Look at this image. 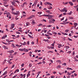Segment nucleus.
Instances as JSON below:
<instances>
[{
	"label": "nucleus",
	"mask_w": 78,
	"mask_h": 78,
	"mask_svg": "<svg viewBox=\"0 0 78 78\" xmlns=\"http://www.w3.org/2000/svg\"><path fill=\"white\" fill-rule=\"evenodd\" d=\"M60 11H61V12H67V10L66 9V8L65 7L63 9L60 10Z\"/></svg>",
	"instance_id": "1"
},
{
	"label": "nucleus",
	"mask_w": 78,
	"mask_h": 78,
	"mask_svg": "<svg viewBox=\"0 0 78 78\" xmlns=\"http://www.w3.org/2000/svg\"><path fill=\"white\" fill-rule=\"evenodd\" d=\"M43 16H44L45 17H51V15H47V14H44V15H42Z\"/></svg>",
	"instance_id": "2"
},
{
	"label": "nucleus",
	"mask_w": 78,
	"mask_h": 78,
	"mask_svg": "<svg viewBox=\"0 0 78 78\" xmlns=\"http://www.w3.org/2000/svg\"><path fill=\"white\" fill-rule=\"evenodd\" d=\"M43 41H44V42H47L48 43H50V41H49L48 39H43Z\"/></svg>",
	"instance_id": "3"
},
{
	"label": "nucleus",
	"mask_w": 78,
	"mask_h": 78,
	"mask_svg": "<svg viewBox=\"0 0 78 78\" xmlns=\"http://www.w3.org/2000/svg\"><path fill=\"white\" fill-rule=\"evenodd\" d=\"M34 16V15H31L27 19V20H28L29 19H32L33 18V17Z\"/></svg>",
	"instance_id": "4"
},
{
	"label": "nucleus",
	"mask_w": 78,
	"mask_h": 78,
	"mask_svg": "<svg viewBox=\"0 0 78 78\" xmlns=\"http://www.w3.org/2000/svg\"><path fill=\"white\" fill-rule=\"evenodd\" d=\"M8 52H9V53H14V51L13 50H10V51H8Z\"/></svg>",
	"instance_id": "5"
},
{
	"label": "nucleus",
	"mask_w": 78,
	"mask_h": 78,
	"mask_svg": "<svg viewBox=\"0 0 78 78\" xmlns=\"http://www.w3.org/2000/svg\"><path fill=\"white\" fill-rule=\"evenodd\" d=\"M23 50L24 52H28V50L26 49L25 48H24L23 49Z\"/></svg>",
	"instance_id": "6"
},
{
	"label": "nucleus",
	"mask_w": 78,
	"mask_h": 78,
	"mask_svg": "<svg viewBox=\"0 0 78 78\" xmlns=\"http://www.w3.org/2000/svg\"><path fill=\"white\" fill-rule=\"evenodd\" d=\"M3 48H4L5 49H8V47L7 46H3Z\"/></svg>",
	"instance_id": "7"
},
{
	"label": "nucleus",
	"mask_w": 78,
	"mask_h": 78,
	"mask_svg": "<svg viewBox=\"0 0 78 78\" xmlns=\"http://www.w3.org/2000/svg\"><path fill=\"white\" fill-rule=\"evenodd\" d=\"M20 75L21 76V77H22H22H23L24 76H25V74H23H23H22V73L20 74Z\"/></svg>",
	"instance_id": "8"
},
{
	"label": "nucleus",
	"mask_w": 78,
	"mask_h": 78,
	"mask_svg": "<svg viewBox=\"0 0 78 78\" xmlns=\"http://www.w3.org/2000/svg\"><path fill=\"white\" fill-rule=\"evenodd\" d=\"M69 4H70L71 6H73V3H72V2H69Z\"/></svg>",
	"instance_id": "9"
},
{
	"label": "nucleus",
	"mask_w": 78,
	"mask_h": 78,
	"mask_svg": "<svg viewBox=\"0 0 78 78\" xmlns=\"http://www.w3.org/2000/svg\"><path fill=\"white\" fill-rule=\"evenodd\" d=\"M14 26H15V24H14V23H12L11 25V27L13 28L14 27Z\"/></svg>",
	"instance_id": "10"
},
{
	"label": "nucleus",
	"mask_w": 78,
	"mask_h": 78,
	"mask_svg": "<svg viewBox=\"0 0 78 78\" xmlns=\"http://www.w3.org/2000/svg\"><path fill=\"white\" fill-rule=\"evenodd\" d=\"M4 15H5V14H7V15H8L10 14V13H9V12H4Z\"/></svg>",
	"instance_id": "11"
},
{
	"label": "nucleus",
	"mask_w": 78,
	"mask_h": 78,
	"mask_svg": "<svg viewBox=\"0 0 78 78\" xmlns=\"http://www.w3.org/2000/svg\"><path fill=\"white\" fill-rule=\"evenodd\" d=\"M61 67V66L60 65H58L56 66L57 69H60Z\"/></svg>",
	"instance_id": "12"
},
{
	"label": "nucleus",
	"mask_w": 78,
	"mask_h": 78,
	"mask_svg": "<svg viewBox=\"0 0 78 78\" xmlns=\"http://www.w3.org/2000/svg\"><path fill=\"white\" fill-rule=\"evenodd\" d=\"M7 73V71H6L5 72L2 74V75H3L4 76V75H6Z\"/></svg>",
	"instance_id": "13"
},
{
	"label": "nucleus",
	"mask_w": 78,
	"mask_h": 78,
	"mask_svg": "<svg viewBox=\"0 0 78 78\" xmlns=\"http://www.w3.org/2000/svg\"><path fill=\"white\" fill-rule=\"evenodd\" d=\"M74 27L76 28V27L77 25L78 24L76 23H74Z\"/></svg>",
	"instance_id": "14"
},
{
	"label": "nucleus",
	"mask_w": 78,
	"mask_h": 78,
	"mask_svg": "<svg viewBox=\"0 0 78 78\" xmlns=\"http://www.w3.org/2000/svg\"><path fill=\"white\" fill-rule=\"evenodd\" d=\"M26 26H28L29 25H30V23L29 22H27L26 23Z\"/></svg>",
	"instance_id": "15"
},
{
	"label": "nucleus",
	"mask_w": 78,
	"mask_h": 78,
	"mask_svg": "<svg viewBox=\"0 0 78 78\" xmlns=\"http://www.w3.org/2000/svg\"><path fill=\"white\" fill-rule=\"evenodd\" d=\"M67 73H68V74H67V75H68V76H70V75H71V74H72V73H69V72H67Z\"/></svg>",
	"instance_id": "16"
},
{
	"label": "nucleus",
	"mask_w": 78,
	"mask_h": 78,
	"mask_svg": "<svg viewBox=\"0 0 78 78\" xmlns=\"http://www.w3.org/2000/svg\"><path fill=\"white\" fill-rule=\"evenodd\" d=\"M67 70H73V69L70 68H69V67L67 68Z\"/></svg>",
	"instance_id": "17"
},
{
	"label": "nucleus",
	"mask_w": 78,
	"mask_h": 78,
	"mask_svg": "<svg viewBox=\"0 0 78 78\" xmlns=\"http://www.w3.org/2000/svg\"><path fill=\"white\" fill-rule=\"evenodd\" d=\"M47 34H49V35H50L51 36L52 35V34L50 33L49 32H48L47 33Z\"/></svg>",
	"instance_id": "18"
},
{
	"label": "nucleus",
	"mask_w": 78,
	"mask_h": 78,
	"mask_svg": "<svg viewBox=\"0 0 78 78\" xmlns=\"http://www.w3.org/2000/svg\"><path fill=\"white\" fill-rule=\"evenodd\" d=\"M47 3L48 5H50L51 6H52V4L51 3H50L49 2H47Z\"/></svg>",
	"instance_id": "19"
},
{
	"label": "nucleus",
	"mask_w": 78,
	"mask_h": 78,
	"mask_svg": "<svg viewBox=\"0 0 78 78\" xmlns=\"http://www.w3.org/2000/svg\"><path fill=\"white\" fill-rule=\"evenodd\" d=\"M12 47H13V48H15V47H16V46H15V45H14V44H12Z\"/></svg>",
	"instance_id": "20"
},
{
	"label": "nucleus",
	"mask_w": 78,
	"mask_h": 78,
	"mask_svg": "<svg viewBox=\"0 0 78 78\" xmlns=\"http://www.w3.org/2000/svg\"><path fill=\"white\" fill-rule=\"evenodd\" d=\"M37 1H35L34 2V5H36V4H37Z\"/></svg>",
	"instance_id": "21"
},
{
	"label": "nucleus",
	"mask_w": 78,
	"mask_h": 78,
	"mask_svg": "<svg viewBox=\"0 0 78 78\" xmlns=\"http://www.w3.org/2000/svg\"><path fill=\"white\" fill-rule=\"evenodd\" d=\"M19 51H23L24 49H19Z\"/></svg>",
	"instance_id": "22"
},
{
	"label": "nucleus",
	"mask_w": 78,
	"mask_h": 78,
	"mask_svg": "<svg viewBox=\"0 0 78 78\" xmlns=\"http://www.w3.org/2000/svg\"><path fill=\"white\" fill-rule=\"evenodd\" d=\"M62 34H63V35H68V34L66 33H62Z\"/></svg>",
	"instance_id": "23"
},
{
	"label": "nucleus",
	"mask_w": 78,
	"mask_h": 78,
	"mask_svg": "<svg viewBox=\"0 0 78 78\" xmlns=\"http://www.w3.org/2000/svg\"><path fill=\"white\" fill-rule=\"evenodd\" d=\"M28 36L29 37H30V38H33V37H32V36H31L29 34H28Z\"/></svg>",
	"instance_id": "24"
},
{
	"label": "nucleus",
	"mask_w": 78,
	"mask_h": 78,
	"mask_svg": "<svg viewBox=\"0 0 78 78\" xmlns=\"http://www.w3.org/2000/svg\"><path fill=\"white\" fill-rule=\"evenodd\" d=\"M69 31V30L68 29H67L65 30V32H66V33H68Z\"/></svg>",
	"instance_id": "25"
},
{
	"label": "nucleus",
	"mask_w": 78,
	"mask_h": 78,
	"mask_svg": "<svg viewBox=\"0 0 78 78\" xmlns=\"http://www.w3.org/2000/svg\"><path fill=\"white\" fill-rule=\"evenodd\" d=\"M48 53H53V51H49L47 52Z\"/></svg>",
	"instance_id": "26"
},
{
	"label": "nucleus",
	"mask_w": 78,
	"mask_h": 78,
	"mask_svg": "<svg viewBox=\"0 0 78 78\" xmlns=\"http://www.w3.org/2000/svg\"><path fill=\"white\" fill-rule=\"evenodd\" d=\"M32 66V64H31V63H30L29 66V67L30 68H31V67Z\"/></svg>",
	"instance_id": "27"
},
{
	"label": "nucleus",
	"mask_w": 78,
	"mask_h": 78,
	"mask_svg": "<svg viewBox=\"0 0 78 78\" xmlns=\"http://www.w3.org/2000/svg\"><path fill=\"white\" fill-rule=\"evenodd\" d=\"M72 12L71 11L68 14V15H71V14H72Z\"/></svg>",
	"instance_id": "28"
},
{
	"label": "nucleus",
	"mask_w": 78,
	"mask_h": 78,
	"mask_svg": "<svg viewBox=\"0 0 78 78\" xmlns=\"http://www.w3.org/2000/svg\"><path fill=\"white\" fill-rule=\"evenodd\" d=\"M42 13V12H37V14H39V15H41V14Z\"/></svg>",
	"instance_id": "29"
},
{
	"label": "nucleus",
	"mask_w": 78,
	"mask_h": 78,
	"mask_svg": "<svg viewBox=\"0 0 78 78\" xmlns=\"http://www.w3.org/2000/svg\"><path fill=\"white\" fill-rule=\"evenodd\" d=\"M16 55H17V52H15L12 55V56H15Z\"/></svg>",
	"instance_id": "30"
},
{
	"label": "nucleus",
	"mask_w": 78,
	"mask_h": 78,
	"mask_svg": "<svg viewBox=\"0 0 78 78\" xmlns=\"http://www.w3.org/2000/svg\"><path fill=\"white\" fill-rule=\"evenodd\" d=\"M7 62H9V64H12V62H10V61H8Z\"/></svg>",
	"instance_id": "31"
},
{
	"label": "nucleus",
	"mask_w": 78,
	"mask_h": 78,
	"mask_svg": "<svg viewBox=\"0 0 78 78\" xmlns=\"http://www.w3.org/2000/svg\"><path fill=\"white\" fill-rule=\"evenodd\" d=\"M69 19L70 20L73 19V17L69 16Z\"/></svg>",
	"instance_id": "32"
},
{
	"label": "nucleus",
	"mask_w": 78,
	"mask_h": 78,
	"mask_svg": "<svg viewBox=\"0 0 78 78\" xmlns=\"http://www.w3.org/2000/svg\"><path fill=\"white\" fill-rule=\"evenodd\" d=\"M45 12H48V13H50V10H48L45 11Z\"/></svg>",
	"instance_id": "33"
},
{
	"label": "nucleus",
	"mask_w": 78,
	"mask_h": 78,
	"mask_svg": "<svg viewBox=\"0 0 78 78\" xmlns=\"http://www.w3.org/2000/svg\"><path fill=\"white\" fill-rule=\"evenodd\" d=\"M29 76H30V73H28L27 75V78H28Z\"/></svg>",
	"instance_id": "34"
},
{
	"label": "nucleus",
	"mask_w": 78,
	"mask_h": 78,
	"mask_svg": "<svg viewBox=\"0 0 78 78\" xmlns=\"http://www.w3.org/2000/svg\"><path fill=\"white\" fill-rule=\"evenodd\" d=\"M52 25H49L47 26V27H48V28H50V27H52Z\"/></svg>",
	"instance_id": "35"
},
{
	"label": "nucleus",
	"mask_w": 78,
	"mask_h": 78,
	"mask_svg": "<svg viewBox=\"0 0 78 78\" xmlns=\"http://www.w3.org/2000/svg\"><path fill=\"white\" fill-rule=\"evenodd\" d=\"M68 39L69 41H72V40L71 39L68 38Z\"/></svg>",
	"instance_id": "36"
},
{
	"label": "nucleus",
	"mask_w": 78,
	"mask_h": 78,
	"mask_svg": "<svg viewBox=\"0 0 78 78\" xmlns=\"http://www.w3.org/2000/svg\"><path fill=\"white\" fill-rule=\"evenodd\" d=\"M24 43H23L22 45H26V42H24Z\"/></svg>",
	"instance_id": "37"
},
{
	"label": "nucleus",
	"mask_w": 78,
	"mask_h": 78,
	"mask_svg": "<svg viewBox=\"0 0 78 78\" xmlns=\"http://www.w3.org/2000/svg\"><path fill=\"white\" fill-rule=\"evenodd\" d=\"M16 34H21L20 33V32H16Z\"/></svg>",
	"instance_id": "38"
},
{
	"label": "nucleus",
	"mask_w": 78,
	"mask_h": 78,
	"mask_svg": "<svg viewBox=\"0 0 78 78\" xmlns=\"http://www.w3.org/2000/svg\"><path fill=\"white\" fill-rule=\"evenodd\" d=\"M41 26H42V24L40 23L38 25V27H41Z\"/></svg>",
	"instance_id": "39"
},
{
	"label": "nucleus",
	"mask_w": 78,
	"mask_h": 78,
	"mask_svg": "<svg viewBox=\"0 0 78 78\" xmlns=\"http://www.w3.org/2000/svg\"><path fill=\"white\" fill-rule=\"evenodd\" d=\"M57 62H59V63H61V61L60 60H57Z\"/></svg>",
	"instance_id": "40"
},
{
	"label": "nucleus",
	"mask_w": 78,
	"mask_h": 78,
	"mask_svg": "<svg viewBox=\"0 0 78 78\" xmlns=\"http://www.w3.org/2000/svg\"><path fill=\"white\" fill-rule=\"evenodd\" d=\"M16 72H19V69H17L16 70Z\"/></svg>",
	"instance_id": "41"
},
{
	"label": "nucleus",
	"mask_w": 78,
	"mask_h": 78,
	"mask_svg": "<svg viewBox=\"0 0 78 78\" xmlns=\"http://www.w3.org/2000/svg\"><path fill=\"white\" fill-rule=\"evenodd\" d=\"M69 46H66V49H69Z\"/></svg>",
	"instance_id": "42"
},
{
	"label": "nucleus",
	"mask_w": 78,
	"mask_h": 78,
	"mask_svg": "<svg viewBox=\"0 0 78 78\" xmlns=\"http://www.w3.org/2000/svg\"><path fill=\"white\" fill-rule=\"evenodd\" d=\"M42 62H39V63H37V64L39 65V64H42Z\"/></svg>",
	"instance_id": "43"
},
{
	"label": "nucleus",
	"mask_w": 78,
	"mask_h": 78,
	"mask_svg": "<svg viewBox=\"0 0 78 78\" xmlns=\"http://www.w3.org/2000/svg\"><path fill=\"white\" fill-rule=\"evenodd\" d=\"M31 44L32 45H34V41L32 42H31Z\"/></svg>",
	"instance_id": "44"
},
{
	"label": "nucleus",
	"mask_w": 78,
	"mask_h": 78,
	"mask_svg": "<svg viewBox=\"0 0 78 78\" xmlns=\"http://www.w3.org/2000/svg\"><path fill=\"white\" fill-rule=\"evenodd\" d=\"M62 65H63L64 66H66V63H65L62 64Z\"/></svg>",
	"instance_id": "45"
},
{
	"label": "nucleus",
	"mask_w": 78,
	"mask_h": 78,
	"mask_svg": "<svg viewBox=\"0 0 78 78\" xmlns=\"http://www.w3.org/2000/svg\"><path fill=\"white\" fill-rule=\"evenodd\" d=\"M64 53V51H63L61 50L60 51V53Z\"/></svg>",
	"instance_id": "46"
},
{
	"label": "nucleus",
	"mask_w": 78,
	"mask_h": 78,
	"mask_svg": "<svg viewBox=\"0 0 78 78\" xmlns=\"http://www.w3.org/2000/svg\"><path fill=\"white\" fill-rule=\"evenodd\" d=\"M42 21L43 22H47V21H46V20L44 19Z\"/></svg>",
	"instance_id": "47"
},
{
	"label": "nucleus",
	"mask_w": 78,
	"mask_h": 78,
	"mask_svg": "<svg viewBox=\"0 0 78 78\" xmlns=\"http://www.w3.org/2000/svg\"><path fill=\"white\" fill-rule=\"evenodd\" d=\"M14 10H15V9H14V8H12V12H13V11Z\"/></svg>",
	"instance_id": "48"
},
{
	"label": "nucleus",
	"mask_w": 78,
	"mask_h": 78,
	"mask_svg": "<svg viewBox=\"0 0 78 78\" xmlns=\"http://www.w3.org/2000/svg\"><path fill=\"white\" fill-rule=\"evenodd\" d=\"M69 23V22H67L65 23L66 25V24H68V23Z\"/></svg>",
	"instance_id": "49"
},
{
	"label": "nucleus",
	"mask_w": 78,
	"mask_h": 78,
	"mask_svg": "<svg viewBox=\"0 0 78 78\" xmlns=\"http://www.w3.org/2000/svg\"><path fill=\"white\" fill-rule=\"evenodd\" d=\"M6 41L7 42H9V40H8V39H6Z\"/></svg>",
	"instance_id": "50"
},
{
	"label": "nucleus",
	"mask_w": 78,
	"mask_h": 78,
	"mask_svg": "<svg viewBox=\"0 0 78 78\" xmlns=\"http://www.w3.org/2000/svg\"><path fill=\"white\" fill-rule=\"evenodd\" d=\"M3 43V44H5V45H7V43H4V42H2Z\"/></svg>",
	"instance_id": "51"
},
{
	"label": "nucleus",
	"mask_w": 78,
	"mask_h": 78,
	"mask_svg": "<svg viewBox=\"0 0 78 78\" xmlns=\"http://www.w3.org/2000/svg\"><path fill=\"white\" fill-rule=\"evenodd\" d=\"M12 5H13V6H15V5H14V2H12Z\"/></svg>",
	"instance_id": "52"
},
{
	"label": "nucleus",
	"mask_w": 78,
	"mask_h": 78,
	"mask_svg": "<svg viewBox=\"0 0 78 78\" xmlns=\"http://www.w3.org/2000/svg\"><path fill=\"white\" fill-rule=\"evenodd\" d=\"M74 72H75V70H74L73 71L71 72V73H74Z\"/></svg>",
	"instance_id": "53"
},
{
	"label": "nucleus",
	"mask_w": 78,
	"mask_h": 78,
	"mask_svg": "<svg viewBox=\"0 0 78 78\" xmlns=\"http://www.w3.org/2000/svg\"><path fill=\"white\" fill-rule=\"evenodd\" d=\"M62 15V14L60 15L59 16H58V17H61Z\"/></svg>",
	"instance_id": "54"
},
{
	"label": "nucleus",
	"mask_w": 78,
	"mask_h": 78,
	"mask_svg": "<svg viewBox=\"0 0 78 78\" xmlns=\"http://www.w3.org/2000/svg\"><path fill=\"white\" fill-rule=\"evenodd\" d=\"M2 14H3V12H0V16L2 15Z\"/></svg>",
	"instance_id": "55"
},
{
	"label": "nucleus",
	"mask_w": 78,
	"mask_h": 78,
	"mask_svg": "<svg viewBox=\"0 0 78 78\" xmlns=\"http://www.w3.org/2000/svg\"><path fill=\"white\" fill-rule=\"evenodd\" d=\"M17 76V75H16L15 76H13L12 78H16V76Z\"/></svg>",
	"instance_id": "56"
},
{
	"label": "nucleus",
	"mask_w": 78,
	"mask_h": 78,
	"mask_svg": "<svg viewBox=\"0 0 78 78\" xmlns=\"http://www.w3.org/2000/svg\"><path fill=\"white\" fill-rule=\"evenodd\" d=\"M21 67H23L24 66V64L23 63L21 66Z\"/></svg>",
	"instance_id": "57"
},
{
	"label": "nucleus",
	"mask_w": 78,
	"mask_h": 78,
	"mask_svg": "<svg viewBox=\"0 0 78 78\" xmlns=\"http://www.w3.org/2000/svg\"><path fill=\"white\" fill-rule=\"evenodd\" d=\"M42 59V57H39L38 59Z\"/></svg>",
	"instance_id": "58"
},
{
	"label": "nucleus",
	"mask_w": 78,
	"mask_h": 78,
	"mask_svg": "<svg viewBox=\"0 0 78 78\" xmlns=\"http://www.w3.org/2000/svg\"><path fill=\"white\" fill-rule=\"evenodd\" d=\"M27 43V45H29V44H30V42H29V41H28Z\"/></svg>",
	"instance_id": "59"
},
{
	"label": "nucleus",
	"mask_w": 78,
	"mask_h": 78,
	"mask_svg": "<svg viewBox=\"0 0 78 78\" xmlns=\"http://www.w3.org/2000/svg\"><path fill=\"white\" fill-rule=\"evenodd\" d=\"M45 36L46 37H48V36H49V35L47 34H45Z\"/></svg>",
	"instance_id": "60"
},
{
	"label": "nucleus",
	"mask_w": 78,
	"mask_h": 78,
	"mask_svg": "<svg viewBox=\"0 0 78 78\" xmlns=\"http://www.w3.org/2000/svg\"><path fill=\"white\" fill-rule=\"evenodd\" d=\"M77 7H78V5H76V6H74V8H77Z\"/></svg>",
	"instance_id": "61"
},
{
	"label": "nucleus",
	"mask_w": 78,
	"mask_h": 78,
	"mask_svg": "<svg viewBox=\"0 0 78 78\" xmlns=\"http://www.w3.org/2000/svg\"><path fill=\"white\" fill-rule=\"evenodd\" d=\"M51 45H52V47H55V46L54 45V44H51Z\"/></svg>",
	"instance_id": "62"
},
{
	"label": "nucleus",
	"mask_w": 78,
	"mask_h": 78,
	"mask_svg": "<svg viewBox=\"0 0 78 78\" xmlns=\"http://www.w3.org/2000/svg\"><path fill=\"white\" fill-rule=\"evenodd\" d=\"M71 32L72 34H73V30H71Z\"/></svg>",
	"instance_id": "63"
},
{
	"label": "nucleus",
	"mask_w": 78,
	"mask_h": 78,
	"mask_svg": "<svg viewBox=\"0 0 78 78\" xmlns=\"http://www.w3.org/2000/svg\"><path fill=\"white\" fill-rule=\"evenodd\" d=\"M51 78H55V76H52L51 77Z\"/></svg>",
	"instance_id": "64"
}]
</instances>
